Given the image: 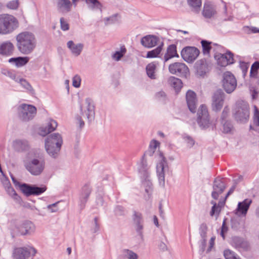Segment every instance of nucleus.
I'll return each instance as SVG.
<instances>
[{"mask_svg":"<svg viewBox=\"0 0 259 259\" xmlns=\"http://www.w3.org/2000/svg\"><path fill=\"white\" fill-rule=\"evenodd\" d=\"M16 46L18 50L22 54H31L36 46L35 35L30 31H23L16 36Z\"/></svg>","mask_w":259,"mask_h":259,"instance_id":"obj_1","label":"nucleus"},{"mask_svg":"<svg viewBox=\"0 0 259 259\" xmlns=\"http://www.w3.org/2000/svg\"><path fill=\"white\" fill-rule=\"evenodd\" d=\"M63 140L59 133H53L49 135L45 139V149L47 153L52 157L56 158L60 151Z\"/></svg>","mask_w":259,"mask_h":259,"instance_id":"obj_2","label":"nucleus"},{"mask_svg":"<svg viewBox=\"0 0 259 259\" xmlns=\"http://www.w3.org/2000/svg\"><path fill=\"white\" fill-rule=\"evenodd\" d=\"M46 161L45 155L42 153H35L33 158L25 162L26 169L33 176H39L44 171Z\"/></svg>","mask_w":259,"mask_h":259,"instance_id":"obj_3","label":"nucleus"},{"mask_svg":"<svg viewBox=\"0 0 259 259\" xmlns=\"http://www.w3.org/2000/svg\"><path fill=\"white\" fill-rule=\"evenodd\" d=\"M19 27V22L13 15H0V34H7L12 33Z\"/></svg>","mask_w":259,"mask_h":259,"instance_id":"obj_4","label":"nucleus"},{"mask_svg":"<svg viewBox=\"0 0 259 259\" xmlns=\"http://www.w3.org/2000/svg\"><path fill=\"white\" fill-rule=\"evenodd\" d=\"M234 117L238 122L246 123L247 122L249 117V109L246 103L242 101H238L236 103Z\"/></svg>","mask_w":259,"mask_h":259,"instance_id":"obj_5","label":"nucleus"},{"mask_svg":"<svg viewBox=\"0 0 259 259\" xmlns=\"http://www.w3.org/2000/svg\"><path fill=\"white\" fill-rule=\"evenodd\" d=\"M18 109L19 118L23 122L32 120L36 114V108L32 105L23 103Z\"/></svg>","mask_w":259,"mask_h":259,"instance_id":"obj_6","label":"nucleus"},{"mask_svg":"<svg viewBox=\"0 0 259 259\" xmlns=\"http://www.w3.org/2000/svg\"><path fill=\"white\" fill-rule=\"evenodd\" d=\"M222 84L225 92L228 94H231L236 88L237 80L231 72L227 71L223 74Z\"/></svg>","mask_w":259,"mask_h":259,"instance_id":"obj_7","label":"nucleus"},{"mask_svg":"<svg viewBox=\"0 0 259 259\" xmlns=\"http://www.w3.org/2000/svg\"><path fill=\"white\" fill-rule=\"evenodd\" d=\"M196 121L199 126L202 130H206L209 127L210 124V117L205 105L202 104L199 108Z\"/></svg>","mask_w":259,"mask_h":259,"instance_id":"obj_8","label":"nucleus"},{"mask_svg":"<svg viewBox=\"0 0 259 259\" xmlns=\"http://www.w3.org/2000/svg\"><path fill=\"white\" fill-rule=\"evenodd\" d=\"M15 228L19 235L26 236L33 234L35 229L34 224L30 221L23 220L17 223Z\"/></svg>","mask_w":259,"mask_h":259,"instance_id":"obj_9","label":"nucleus"},{"mask_svg":"<svg viewBox=\"0 0 259 259\" xmlns=\"http://www.w3.org/2000/svg\"><path fill=\"white\" fill-rule=\"evenodd\" d=\"M159 157L161 160L156 165V171L160 185L164 186L165 185V175L168 172L169 167L166 158L162 152H159Z\"/></svg>","mask_w":259,"mask_h":259,"instance_id":"obj_10","label":"nucleus"},{"mask_svg":"<svg viewBox=\"0 0 259 259\" xmlns=\"http://www.w3.org/2000/svg\"><path fill=\"white\" fill-rule=\"evenodd\" d=\"M234 54L231 51L227 50L225 53H216L214 56L217 64L221 67H226L235 63Z\"/></svg>","mask_w":259,"mask_h":259,"instance_id":"obj_11","label":"nucleus"},{"mask_svg":"<svg viewBox=\"0 0 259 259\" xmlns=\"http://www.w3.org/2000/svg\"><path fill=\"white\" fill-rule=\"evenodd\" d=\"M36 251L33 247H16L13 249L12 257L13 259H28L31 256H34Z\"/></svg>","mask_w":259,"mask_h":259,"instance_id":"obj_12","label":"nucleus"},{"mask_svg":"<svg viewBox=\"0 0 259 259\" xmlns=\"http://www.w3.org/2000/svg\"><path fill=\"white\" fill-rule=\"evenodd\" d=\"M196 75L204 77L211 69L212 65L210 62L205 58L197 60L194 66Z\"/></svg>","mask_w":259,"mask_h":259,"instance_id":"obj_13","label":"nucleus"},{"mask_svg":"<svg viewBox=\"0 0 259 259\" xmlns=\"http://www.w3.org/2000/svg\"><path fill=\"white\" fill-rule=\"evenodd\" d=\"M169 72L172 74L177 75L181 77L187 78L189 74V69L184 63L175 62L169 65Z\"/></svg>","mask_w":259,"mask_h":259,"instance_id":"obj_14","label":"nucleus"},{"mask_svg":"<svg viewBox=\"0 0 259 259\" xmlns=\"http://www.w3.org/2000/svg\"><path fill=\"white\" fill-rule=\"evenodd\" d=\"M200 54V51L195 47L186 46L181 52L183 59L188 63H192Z\"/></svg>","mask_w":259,"mask_h":259,"instance_id":"obj_15","label":"nucleus"},{"mask_svg":"<svg viewBox=\"0 0 259 259\" xmlns=\"http://www.w3.org/2000/svg\"><path fill=\"white\" fill-rule=\"evenodd\" d=\"M227 187L226 179L217 177L213 183V191L211 192V197L214 200H218L219 195L223 193Z\"/></svg>","mask_w":259,"mask_h":259,"instance_id":"obj_16","label":"nucleus"},{"mask_svg":"<svg viewBox=\"0 0 259 259\" xmlns=\"http://www.w3.org/2000/svg\"><path fill=\"white\" fill-rule=\"evenodd\" d=\"M92 191V188L89 183L85 184L81 188L78 197V205L80 210L84 208Z\"/></svg>","mask_w":259,"mask_h":259,"instance_id":"obj_17","label":"nucleus"},{"mask_svg":"<svg viewBox=\"0 0 259 259\" xmlns=\"http://www.w3.org/2000/svg\"><path fill=\"white\" fill-rule=\"evenodd\" d=\"M225 94L221 89L217 90L212 97V109L213 111L218 112L222 108Z\"/></svg>","mask_w":259,"mask_h":259,"instance_id":"obj_18","label":"nucleus"},{"mask_svg":"<svg viewBox=\"0 0 259 259\" xmlns=\"http://www.w3.org/2000/svg\"><path fill=\"white\" fill-rule=\"evenodd\" d=\"M134 224L137 234L141 239L143 238L144 219L142 213L134 210L132 216Z\"/></svg>","mask_w":259,"mask_h":259,"instance_id":"obj_19","label":"nucleus"},{"mask_svg":"<svg viewBox=\"0 0 259 259\" xmlns=\"http://www.w3.org/2000/svg\"><path fill=\"white\" fill-rule=\"evenodd\" d=\"M218 14L217 7L211 2L207 1L204 3L202 16L206 19H215Z\"/></svg>","mask_w":259,"mask_h":259,"instance_id":"obj_20","label":"nucleus"},{"mask_svg":"<svg viewBox=\"0 0 259 259\" xmlns=\"http://www.w3.org/2000/svg\"><path fill=\"white\" fill-rule=\"evenodd\" d=\"M231 245L237 249H242L244 251H248L250 249L248 241L239 236H233L231 239Z\"/></svg>","mask_w":259,"mask_h":259,"instance_id":"obj_21","label":"nucleus"},{"mask_svg":"<svg viewBox=\"0 0 259 259\" xmlns=\"http://www.w3.org/2000/svg\"><path fill=\"white\" fill-rule=\"evenodd\" d=\"M186 99L189 110L192 113H195L197 101L196 94L191 90H188L186 93Z\"/></svg>","mask_w":259,"mask_h":259,"instance_id":"obj_22","label":"nucleus"},{"mask_svg":"<svg viewBox=\"0 0 259 259\" xmlns=\"http://www.w3.org/2000/svg\"><path fill=\"white\" fill-rule=\"evenodd\" d=\"M252 203V200L245 199L242 202H239L235 210V213L238 217L245 216Z\"/></svg>","mask_w":259,"mask_h":259,"instance_id":"obj_23","label":"nucleus"},{"mask_svg":"<svg viewBox=\"0 0 259 259\" xmlns=\"http://www.w3.org/2000/svg\"><path fill=\"white\" fill-rule=\"evenodd\" d=\"M159 38L158 36L149 34L143 37L141 39V43L145 48H151L158 44Z\"/></svg>","mask_w":259,"mask_h":259,"instance_id":"obj_24","label":"nucleus"},{"mask_svg":"<svg viewBox=\"0 0 259 259\" xmlns=\"http://www.w3.org/2000/svg\"><path fill=\"white\" fill-rule=\"evenodd\" d=\"M8 74L12 78L15 79V81L20 84V85L25 89L27 92L30 95H33L35 94V91L31 85V84L27 81L26 79L23 78L17 77L16 78L15 74H12L10 71H7Z\"/></svg>","mask_w":259,"mask_h":259,"instance_id":"obj_25","label":"nucleus"},{"mask_svg":"<svg viewBox=\"0 0 259 259\" xmlns=\"http://www.w3.org/2000/svg\"><path fill=\"white\" fill-rule=\"evenodd\" d=\"M14 51V45L10 40L4 41L0 44L1 55L6 56H11L13 55Z\"/></svg>","mask_w":259,"mask_h":259,"instance_id":"obj_26","label":"nucleus"},{"mask_svg":"<svg viewBox=\"0 0 259 259\" xmlns=\"http://www.w3.org/2000/svg\"><path fill=\"white\" fill-rule=\"evenodd\" d=\"M13 148L18 152L28 151L30 147L28 142L24 140H16L13 142Z\"/></svg>","mask_w":259,"mask_h":259,"instance_id":"obj_27","label":"nucleus"},{"mask_svg":"<svg viewBox=\"0 0 259 259\" xmlns=\"http://www.w3.org/2000/svg\"><path fill=\"white\" fill-rule=\"evenodd\" d=\"M57 122L56 120L54 119H50L48 122L47 126L45 127H40L39 128V135L45 137L51 133V132L54 131L57 126Z\"/></svg>","mask_w":259,"mask_h":259,"instance_id":"obj_28","label":"nucleus"},{"mask_svg":"<svg viewBox=\"0 0 259 259\" xmlns=\"http://www.w3.org/2000/svg\"><path fill=\"white\" fill-rule=\"evenodd\" d=\"M174 57L179 58V55L177 52V45L175 44H171L168 46L166 53L164 56V62L165 63Z\"/></svg>","mask_w":259,"mask_h":259,"instance_id":"obj_29","label":"nucleus"},{"mask_svg":"<svg viewBox=\"0 0 259 259\" xmlns=\"http://www.w3.org/2000/svg\"><path fill=\"white\" fill-rule=\"evenodd\" d=\"M67 46L72 53L76 56L80 54L83 48V44L79 43L75 45L72 40L68 41Z\"/></svg>","mask_w":259,"mask_h":259,"instance_id":"obj_30","label":"nucleus"},{"mask_svg":"<svg viewBox=\"0 0 259 259\" xmlns=\"http://www.w3.org/2000/svg\"><path fill=\"white\" fill-rule=\"evenodd\" d=\"M167 81L168 84L174 89L177 93L180 92L183 87V82L181 79L175 76H170Z\"/></svg>","mask_w":259,"mask_h":259,"instance_id":"obj_31","label":"nucleus"},{"mask_svg":"<svg viewBox=\"0 0 259 259\" xmlns=\"http://www.w3.org/2000/svg\"><path fill=\"white\" fill-rule=\"evenodd\" d=\"M223 126L222 132L225 134H232L234 130V126L230 120L221 121Z\"/></svg>","mask_w":259,"mask_h":259,"instance_id":"obj_32","label":"nucleus"},{"mask_svg":"<svg viewBox=\"0 0 259 259\" xmlns=\"http://www.w3.org/2000/svg\"><path fill=\"white\" fill-rule=\"evenodd\" d=\"M88 8L92 10H99L102 11L103 5L99 0H84Z\"/></svg>","mask_w":259,"mask_h":259,"instance_id":"obj_33","label":"nucleus"},{"mask_svg":"<svg viewBox=\"0 0 259 259\" xmlns=\"http://www.w3.org/2000/svg\"><path fill=\"white\" fill-rule=\"evenodd\" d=\"M163 42H161V44L159 45V46L157 47L155 49L151 51H148L146 57L147 58H153L159 57V55L160 54L161 52L163 49Z\"/></svg>","mask_w":259,"mask_h":259,"instance_id":"obj_34","label":"nucleus"},{"mask_svg":"<svg viewBox=\"0 0 259 259\" xmlns=\"http://www.w3.org/2000/svg\"><path fill=\"white\" fill-rule=\"evenodd\" d=\"M200 43L202 46L203 54L209 56L212 49L211 45L212 42L206 39H202Z\"/></svg>","mask_w":259,"mask_h":259,"instance_id":"obj_35","label":"nucleus"},{"mask_svg":"<svg viewBox=\"0 0 259 259\" xmlns=\"http://www.w3.org/2000/svg\"><path fill=\"white\" fill-rule=\"evenodd\" d=\"M187 2L193 12L197 14L199 13L202 6L201 0H187Z\"/></svg>","mask_w":259,"mask_h":259,"instance_id":"obj_36","label":"nucleus"},{"mask_svg":"<svg viewBox=\"0 0 259 259\" xmlns=\"http://www.w3.org/2000/svg\"><path fill=\"white\" fill-rule=\"evenodd\" d=\"M32 185L31 184L22 183L20 185L19 189L25 196L29 197L32 195Z\"/></svg>","mask_w":259,"mask_h":259,"instance_id":"obj_37","label":"nucleus"},{"mask_svg":"<svg viewBox=\"0 0 259 259\" xmlns=\"http://www.w3.org/2000/svg\"><path fill=\"white\" fill-rule=\"evenodd\" d=\"M72 4L70 0H57V7L64 8L67 12H70Z\"/></svg>","mask_w":259,"mask_h":259,"instance_id":"obj_38","label":"nucleus"},{"mask_svg":"<svg viewBox=\"0 0 259 259\" xmlns=\"http://www.w3.org/2000/svg\"><path fill=\"white\" fill-rule=\"evenodd\" d=\"M156 65L154 62L148 64L146 67V73L148 76L151 79L155 78Z\"/></svg>","mask_w":259,"mask_h":259,"instance_id":"obj_39","label":"nucleus"},{"mask_svg":"<svg viewBox=\"0 0 259 259\" xmlns=\"http://www.w3.org/2000/svg\"><path fill=\"white\" fill-rule=\"evenodd\" d=\"M126 52V49L124 45L120 47L119 51H116L112 55V58L116 61H118L124 56Z\"/></svg>","mask_w":259,"mask_h":259,"instance_id":"obj_40","label":"nucleus"},{"mask_svg":"<svg viewBox=\"0 0 259 259\" xmlns=\"http://www.w3.org/2000/svg\"><path fill=\"white\" fill-rule=\"evenodd\" d=\"M47 189L46 186L41 185L40 186H38L36 185H32V195L38 196L45 192Z\"/></svg>","mask_w":259,"mask_h":259,"instance_id":"obj_41","label":"nucleus"},{"mask_svg":"<svg viewBox=\"0 0 259 259\" xmlns=\"http://www.w3.org/2000/svg\"><path fill=\"white\" fill-rule=\"evenodd\" d=\"M259 70V61H255L251 65L249 76L251 78H257L258 71Z\"/></svg>","mask_w":259,"mask_h":259,"instance_id":"obj_42","label":"nucleus"},{"mask_svg":"<svg viewBox=\"0 0 259 259\" xmlns=\"http://www.w3.org/2000/svg\"><path fill=\"white\" fill-rule=\"evenodd\" d=\"M29 57L27 56H19L17 57V60L16 62V66L17 67H20L24 66L27 63H28L29 61Z\"/></svg>","mask_w":259,"mask_h":259,"instance_id":"obj_43","label":"nucleus"},{"mask_svg":"<svg viewBox=\"0 0 259 259\" xmlns=\"http://www.w3.org/2000/svg\"><path fill=\"white\" fill-rule=\"evenodd\" d=\"M114 212L117 217L124 216L126 213V210L123 206L117 205L114 207Z\"/></svg>","mask_w":259,"mask_h":259,"instance_id":"obj_44","label":"nucleus"},{"mask_svg":"<svg viewBox=\"0 0 259 259\" xmlns=\"http://www.w3.org/2000/svg\"><path fill=\"white\" fill-rule=\"evenodd\" d=\"M238 217H232L231 219V227L233 230H238L240 228V219Z\"/></svg>","mask_w":259,"mask_h":259,"instance_id":"obj_45","label":"nucleus"},{"mask_svg":"<svg viewBox=\"0 0 259 259\" xmlns=\"http://www.w3.org/2000/svg\"><path fill=\"white\" fill-rule=\"evenodd\" d=\"M208 227L206 223H203L200 225L199 228V233L201 238L207 239V232Z\"/></svg>","mask_w":259,"mask_h":259,"instance_id":"obj_46","label":"nucleus"},{"mask_svg":"<svg viewBox=\"0 0 259 259\" xmlns=\"http://www.w3.org/2000/svg\"><path fill=\"white\" fill-rule=\"evenodd\" d=\"M124 256L126 257L128 259H138V255L132 250L124 249L122 251Z\"/></svg>","mask_w":259,"mask_h":259,"instance_id":"obj_47","label":"nucleus"},{"mask_svg":"<svg viewBox=\"0 0 259 259\" xmlns=\"http://www.w3.org/2000/svg\"><path fill=\"white\" fill-rule=\"evenodd\" d=\"M227 218H225L223 220V224L221 229L220 235L223 239V240H225L226 239V234L227 233L228 231V227L226 224Z\"/></svg>","mask_w":259,"mask_h":259,"instance_id":"obj_48","label":"nucleus"},{"mask_svg":"<svg viewBox=\"0 0 259 259\" xmlns=\"http://www.w3.org/2000/svg\"><path fill=\"white\" fill-rule=\"evenodd\" d=\"M207 239L201 238L198 242L199 244V253L203 255L206 246Z\"/></svg>","mask_w":259,"mask_h":259,"instance_id":"obj_49","label":"nucleus"},{"mask_svg":"<svg viewBox=\"0 0 259 259\" xmlns=\"http://www.w3.org/2000/svg\"><path fill=\"white\" fill-rule=\"evenodd\" d=\"M138 171L142 180L149 179L150 173L148 169H144V168H138Z\"/></svg>","mask_w":259,"mask_h":259,"instance_id":"obj_50","label":"nucleus"},{"mask_svg":"<svg viewBox=\"0 0 259 259\" xmlns=\"http://www.w3.org/2000/svg\"><path fill=\"white\" fill-rule=\"evenodd\" d=\"M96 203L97 205L99 206L106 207V203L105 202L103 198V194L99 193L96 196Z\"/></svg>","mask_w":259,"mask_h":259,"instance_id":"obj_51","label":"nucleus"},{"mask_svg":"<svg viewBox=\"0 0 259 259\" xmlns=\"http://www.w3.org/2000/svg\"><path fill=\"white\" fill-rule=\"evenodd\" d=\"M240 67L242 70L243 76L245 77L248 71V69L249 66V63L246 62L244 61H240Z\"/></svg>","mask_w":259,"mask_h":259,"instance_id":"obj_52","label":"nucleus"},{"mask_svg":"<svg viewBox=\"0 0 259 259\" xmlns=\"http://www.w3.org/2000/svg\"><path fill=\"white\" fill-rule=\"evenodd\" d=\"M183 139L185 141L187 144V146L189 148H192L195 144V141L194 139L188 135H185L183 136Z\"/></svg>","mask_w":259,"mask_h":259,"instance_id":"obj_53","label":"nucleus"},{"mask_svg":"<svg viewBox=\"0 0 259 259\" xmlns=\"http://www.w3.org/2000/svg\"><path fill=\"white\" fill-rule=\"evenodd\" d=\"M6 182L7 183L6 185L7 187L6 191L8 194L12 197L15 193H16L14 189L11 186V184L10 183V181L9 180L8 178H6Z\"/></svg>","mask_w":259,"mask_h":259,"instance_id":"obj_54","label":"nucleus"},{"mask_svg":"<svg viewBox=\"0 0 259 259\" xmlns=\"http://www.w3.org/2000/svg\"><path fill=\"white\" fill-rule=\"evenodd\" d=\"M243 30L247 34L259 33V28L253 26H244Z\"/></svg>","mask_w":259,"mask_h":259,"instance_id":"obj_55","label":"nucleus"},{"mask_svg":"<svg viewBox=\"0 0 259 259\" xmlns=\"http://www.w3.org/2000/svg\"><path fill=\"white\" fill-rule=\"evenodd\" d=\"M19 5V0H13L7 4V7L11 10H17Z\"/></svg>","mask_w":259,"mask_h":259,"instance_id":"obj_56","label":"nucleus"},{"mask_svg":"<svg viewBox=\"0 0 259 259\" xmlns=\"http://www.w3.org/2000/svg\"><path fill=\"white\" fill-rule=\"evenodd\" d=\"M253 123L256 126H259V110L256 106H254Z\"/></svg>","mask_w":259,"mask_h":259,"instance_id":"obj_57","label":"nucleus"},{"mask_svg":"<svg viewBox=\"0 0 259 259\" xmlns=\"http://www.w3.org/2000/svg\"><path fill=\"white\" fill-rule=\"evenodd\" d=\"M81 83V78L79 75H75L72 79V85L74 87L78 88L80 87Z\"/></svg>","mask_w":259,"mask_h":259,"instance_id":"obj_58","label":"nucleus"},{"mask_svg":"<svg viewBox=\"0 0 259 259\" xmlns=\"http://www.w3.org/2000/svg\"><path fill=\"white\" fill-rule=\"evenodd\" d=\"M61 29L63 31H67L69 29V24L65 21L63 17H61L60 19Z\"/></svg>","mask_w":259,"mask_h":259,"instance_id":"obj_59","label":"nucleus"},{"mask_svg":"<svg viewBox=\"0 0 259 259\" xmlns=\"http://www.w3.org/2000/svg\"><path fill=\"white\" fill-rule=\"evenodd\" d=\"M59 203V202L58 201L53 204H49L47 206V208L50 212H56L59 210V208L57 206V205Z\"/></svg>","mask_w":259,"mask_h":259,"instance_id":"obj_60","label":"nucleus"},{"mask_svg":"<svg viewBox=\"0 0 259 259\" xmlns=\"http://www.w3.org/2000/svg\"><path fill=\"white\" fill-rule=\"evenodd\" d=\"M221 211V208H220L217 205H215V204H214V206L211 207V209L210 211V215L212 217L215 214L217 215H219Z\"/></svg>","mask_w":259,"mask_h":259,"instance_id":"obj_61","label":"nucleus"},{"mask_svg":"<svg viewBox=\"0 0 259 259\" xmlns=\"http://www.w3.org/2000/svg\"><path fill=\"white\" fill-rule=\"evenodd\" d=\"M236 253L229 249H225L224 251V256L225 259H231L234 255H236Z\"/></svg>","mask_w":259,"mask_h":259,"instance_id":"obj_62","label":"nucleus"},{"mask_svg":"<svg viewBox=\"0 0 259 259\" xmlns=\"http://www.w3.org/2000/svg\"><path fill=\"white\" fill-rule=\"evenodd\" d=\"M230 109L229 107L226 106L224 107L223 112L221 116V121L226 120L227 119V117L228 116V114L229 113Z\"/></svg>","mask_w":259,"mask_h":259,"instance_id":"obj_63","label":"nucleus"},{"mask_svg":"<svg viewBox=\"0 0 259 259\" xmlns=\"http://www.w3.org/2000/svg\"><path fill=\"white\" fill-rule=\"evenodd\" d=\"M95 106L94 105H92V107H89V108H88L87 107V110H88V113L87 114V117L89 119H91V120L92 119V118H94V116H95Z\"/></svg>","mask_w":259,"mask_h":259,"instance_id":"obj_64","label":"nucleus"}]
</instances>
